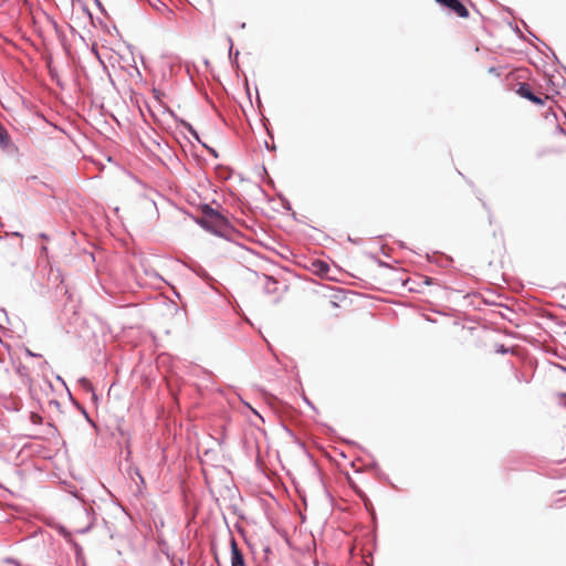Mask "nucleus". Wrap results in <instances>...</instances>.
<instances>
[{
  "label": "nucleus",
  "mask_w": 566,
  "mask_h": 566,
  "mask_svg": "<svg viewBox=\"0 0 566 566\" xmlns=\"http://www.w3.org/2000/svg\"><path fill=\"white\" fill-rule=\"evenodd\" d=\"M195 222L206 231L224 239H229L234 231L228 218L207 203L201 206L200 216L195 217Z\"/></svg>",
  "instance_id": "f257e3e1"
},
{
  "label": "nucleus",
  "mask_w": 566,
  "mask_h": 566,
  "mask_svg": "<svg viewBox=\"0 0 566 566\" xmlns=\"http://www.w3.org/2000/svg\"><path fill=\"white\" fill-rule=\"evenodd\" d=\"M441 7L449 9L460 18H469V10L460 0H434Z\"/></svg>",
  "instance_id": "f03ea898"
},
{
  "label": "nucleus",
  "mask_w": 566,
  "mask_h": 566,
  "mask_svg": "<svg viewBox=\"0 0 566 566\" xmlns=\"http://www.w3.org/2000/svg\"><path fill=\"white\" fill-rule=\"evenodd\" d=\"M516 93L521 97H523V98H525V99H527V101H530V102H532V103H534L536 105H544L545 104L546 97L543 98V97L536 95L533 92V90H532V87H531V85L528 83H520L518 87L516 90Z\"/></svg>",
  "instance_id": "7ed1b4c3"
},
{
  "label": "nucleus",
  "mask_w": 566,
  "mask_h": 566,
  "mask_svg": "<svg viewBox=\"0 0 566 566\" xmlns=\"http://www.w3.org/2000/svg\"><path fill=\"white\" fill-rule=\"evenodd\" d=\"M231 566H247L243 553L233 536H230Z\"/></svg>",
  "instance_id": "20e7f679"
},
{
  "label": "nucleus",
  "mask_w": 566,
  "mask_h": 566,
  "mask_svg": "<svg viewBox=\"0 0 566 566\" xmlns=\"http://www.w3.org/2000/svg\"><path fill=\"white\" fill-rule=\"evenodd\" d=\"M11 145V137L6 127L0 123V149L6 150Z\"/></svg>",
  "instance_id": "39448f33"
},
{
  "label": "nucleus",
  "mask_w": 566,
  "mask_h": 566,
  "mask_svg": "<svg viewBox=\"0 0 566 566\" xmlns=\"http://www.w3.org/2000/svg\"><path fill=\"white\" fill-rule=\"evenodd\" d=\"M312 265L315 273L321 276L326 275L329 271V265L323 260H315Z\"/></svg>",
  "instance_id": "423d86ee"
},
{
  "label": "nucleus",
  "mask_w": 566,
  "mask_h": 566,
  "mask_svg": "<svg viewBox=\"0 0 566 566\" xmlns=\"http://www.w3.org/2000/svg\"><path fill=\"white\" fill-rule=\"evenodd\" d=\"M228 42H229V59H230L231 65L234 69H239V62H238L239 51L238 50L233 51V41L230 36H228Z\"/></svg>",
  "instance_id": "0eeeda50"
},
{
  "label": "nucleus",
  "mask_w": 566,
  "mask_h": 566,
  "mask_svg": "<svg viewBox=\"0 0 566 566\" xmlns=\"http://www.w3.org/2000/svg\"><path fill=\"white\" fill-rule=\"evenodd\" d=\"M177 122L185 129H187L197 142L201 143L198 132L193 128V126L190 123H188L187 120H185L182 118H177Z\"/></svg>",
  "instance_id": "6e6552de"
},
{
  "label": "nucleus",
  "mask_w": 566,
  "mask_h": 566,
  "mask_svg": "<svg viewBox=\"0 0 566 566\" xmlns=\"http://www.w3.org/2000/svg\"><path fill=\"white\" fill-rule=\"evenodd\" d=\"M78 384L81 385V387H82L85 391L91 392L94 399H96V398H97V397H96V395H95V391H94L93 385H92V382H91L87 378H85V377L80 378V379H78Z\"/></svg>",
  "instance_id": "1a4fd4ad"
},
{
  "label": "nucleus",
  "mask_w": 566,
  "mask_h": 566,
  "mask_svg": "<svg viewBox=\"0 0 566 566\" xmlns=\"http://www.w3.org/2000/svg\"><path fill=\"white\" fill-rule=\"evenodd\" d=\"M357 494L360 497V500L364 502L366 510L369 513L374 514V507H373V504H371V501L369 500V497L363 491H358Z\"/></svg>",
  "instance_id": "9d476101"
},
{
  "label": "nucleus",
  "mask_w": 566,
  "mask_h": 566,
  "mask_svg": "<svg viewBox=\"0 0 566 566\" xmlns=\"http://www.w3.org/2000/svg\"><path fill=\"white\" fill-rule=\"evenodd\" d=\"M30 420L33 424H41L43 422V418L35 412L30 413Z\"/></svg>",
  "instance_id": "9b49d317"
},
{
  "label": "nucleus",
  "mask_w": 566,
  "mask_h": 566,
  "mask_svg": "<svg viewBox=\"0 0 566 566\" xmlns=\"http://www.w3.org/2000/svg\"><path fill=\"white\" fill-rule=\"evenodd\" d=\"M213 157L218 158V153L214 148L212 147H209L207 144H205L203 142L200 143Z\"/></svg>",
  "instance_id": "f8f14e48"
},
{
  "label": "nucleus",
  "mask_w": 566,
  "mask_h": 566,
  "mask_svg": "<svg viewBox=\"0 0 566 566\" xmlns=\"http://www.w3.org/2000/svg\"><path fill=\"white\" fill-rule=\"evenodd\" d=\"M509 350H510V349H509L507 347H505L503 344L499 345V346H497V348H496V353H499V354H503V355H504V354H507V353H509Z\"/></svg>",
  "instance_id": "ddd939ff"
},
{
  "label": "nucleus",
  "mask_w": 566,
  "mask_h": 566,
  "mask_svg": "<svg viewBox=\"0 0 566 566\" xmlns=\"http://www.w3.org/2000/svg\"><path fill=\"white\" fill-rule=\"evenodd\" d=\"M450 262H451V259L443 255V256H441L440 265L441 266H448Z\"/></svg>",
  "instance_id": "4468645a"
},
{
  "label": "nucleus",
  "mask_w": 566,
  "mask_h": 566,
  "mask_svg": "<svg viewBox=\"0 0 566 566\" xmlns=\"http://www.w3.org/2000/svg\"><path fill=\"white\" fill-rule=\"evenodd\" d=\"M61 534L62 536L67 539V541H71V533L69 531H66L64 527L61 528Z\"/></svg>",
  "instance_id": "2eb2a0df"
},
{
  "label": "nucleus",
  "mask_w": 566,
  "mask_h": 566,
  "mask_svg": "<svg viewBox=\"0 0 566 566\" xmlns=\"http://www.w3.org/2000/svg\"><path fill=\"white\" fill-rule=\"evenodd\" d=\"M25 355L29 356V357H41L40 354H35L33 353L32 350H30L29 348H25Z\"/></svg>",
  "instance_id": "dca6fc26"
},
{
  "label": "nucleus",
  "mask_w": 566,
  "mask_h": 566,
  "mask_svg": "<svg viewBox=\"0 0 566 566\" xmlns=\"http://www.w3.org/2000/svg\"><path fill=\"white\" fill-rule=\"evenodd\" d=\"M93 527V523H90L86 527L82 528L78 531V533L81 534H85L87 532H90V530Z\"/></svg>",
  "instance_id": "f3484780"
},
{
  "label": "nucleus",
  "mask_w": 566,
  "mask_h": 566,
  "mask_svg": "<svg viewBox=\"0 0 566 566\" xmlns=\"http://www.w3.org/2000/svg\"><path fill=\"white\" fill-rule=\"evenodd\" d=\"M198 275L202 279H209V274L207 273L206 270H201Z\"/></svg>",
  "instance_id": "a211bd4d"
},
{
  "label": "nucleus",
  "mask_w": 566,
  "mask_h": 566,
  "mask_svg": "<svg viewBox=\"0 0 566 566\" xmlns=\"http://www.w3.org/2000/svg\"><path fill=\"white\" fill-rule=\"evenodd\" d=\"M73 545H74L76 554L78 555L82 552V547L77 543H74Z\"/></svg>",
  "instance_id": "6ab92c4d"
},
{
  "label": "nucleus",
  "mask_w": 566,
  "mask_h": 566,
  "mask_svg": "<svg viewBox=\"0 0 566 566\" xmlns=\"http://www.w3.org/2000/svg\"><path fill=\"white\" fill-rule=\"evenodd\" d=\"M265 147L269 150H275V145L274 144L270 145L268 142H265Z\"/></svg>",
  "instance_id": "aec40b11"
},
{
  "label": "nucleus",
  "mask_w": 566,
  "mask_h": 566,
  "mask_svg": "<svg viewBox=\"0 0 566 566\" xmlns=\"http://www.w3.org/2000/svg\"><path fill=\"white\" fill-rule=\"evenodd\" d=\"M50 405H53V407H60V402L55 399L50 400Z\"/></svg>",
  "instance_id": "412c9836"
},
{
  "label": "nucleus",
  "mask_w": 566,
  "mask_h": 566,
  "mask_svg": "<svg viewBox=\"0 0 566 566\" xmlns=\"http://www.w3.org/2000/svg\"><path fill=\"white\" fill-rule=\"evenodd\" d=\"M514 32H515L520 38H523V34H522L521 30L518 29V27H515V28H514Z\"/></svg>",
  "instance_id": "4be33fe9"
},
{
  "label": "nucleus",
  "mask_w": 566,
  "mask_h": 566,
  "mask_svg": "<svg viewBox=\"0 0 566 566\" xmlns=\"http://www.w3.org/2000/svg\"><path fill=\"white\" fill-rule=\"evenodd\" d=\"M202 373L207 375L209 378L213 377V374L207 369H203Z\"/></svg>",
  "instance_id": "5701e85b"
},
{
  "label": "nucleus",
  "mask_w": 566,
  "mask_h": 566,
  "mask_svg": "<svg viewBox=\"0 0 566 566\" xmlns=\"http://www.w3.org/2000/svg\"><path fill=\"white\" fill-rule=\"evenodd\" d=\"M77 407L81 409L82 413L88 419V415H87L85 408H83V407H81L78 405H77Z\"/></svg>",
  "instance_id": "b1692460"
},
{
  "label": "nucleus",
  "mask_w": 566,
  "mask_h": 566,
  "mask_svg": "<svg viewBox=\"0 0 566 566\" xmlns=\"http://www.w3.org/2000/svg\"><path fill=\"white\" fill-rule=\"evenodd\" d=\"M211 453H213L212 450H206L205 451V455L208 457V458H211Z\"/></svg>",
  "instance_id": "393cba45"
},
{
  "label": "nucleus",
  "mask_w": 566,
  "mask_h": 566,
  "mask_svg": "<svg viewBox=\"0 0 566 566\" xmlns=\"http://www.w3.org/2000/svg\"><path fill=\"white\" fill-rule=\"evenodd\" d=\"M211 453H213L212 450H206L205 451V455L208 457V458H211Z\"/></svg>",
  "instance_id": "a878e982"
},
{
  "label": "nucleus",
  "mask_w": 566,
  "mask_h": 566,
  "mask_svg": "<svg viewBox=\"0 0 566 566\" xmlns=\"http://www.w3.org/2000/svg\"><path fill=\"white\" fill-rule=\"evenodd\" d=\"M39 237H40L41 239H43V240H48V239H49V237H48V234H46V233H40V234H39Z\"/></svg>",
  "instance_id": "bb28decb"
},
{
  "label": "nucleus",
  "mask_w": 566,
  "mask_h": 566,
  "mask_svg": "<svg viewBox=\"0 0 566 566\" xmlns=\"http://www.w3.org/2000/svg\"><path fill=\"white\" fill-rule=\"evenodd\" d=\"M94 1H95V3L97 4V7H98L102 11H104V9H103V7H102L101 1H99V0H94Z\"/></svg>",
  "instance_id": "cd10ccee"
},
{
  "label": "nucleus",
  "mask_w": 566,
  "mask_h": 566,
  "mask_svg": "<svg viewBox=\"0 0 566 566\" xmlns=\"http://www.w3.org/2000/svg\"><path fill=\"white\" fill-rule=\"evenodd\" d=\"M284 208H285V209H287V210H291V205H290V202H289V201H286V202L284 203Z\"/></svg>",
  "instance_id": "c85d7f7f"
},
{
  "label": "nucleus",
  "mask_w": 566,
  "mask_h": 566,
  "mask_svg": "<svg viewBox=\"0 0 566 566\" xmlns=\"http://www.w3.org/2000/svg\"><path fill=\"white\" fill-rule=\"evenodd\" d=\"M266 279H268L269 281H271L273 284H276V281H275V280L270 279V277H268V276H266Z\"/></svg>",
  "instance_id": "c756f323"
},
{
  "label": "nucleus",
  "mask_w": 566,
  "mask_h": 566,
  "mask_svg": "<svg viewBox=\"0 0 566 566\" xmlns=\"http://www.w3.org/2000/svg\"><path fill=\"white\" fill-rule=\"evenodd\" d=\"M528 32H530V35H532V36H534L536 40H538V38H537L533 32H531V31H528Z\"/></svg>",
  "instance_id": "7c9ffc66"
},
{
  "label": "nucleus",
  "mask_w": 566,
  "mask_h": 566,
  "mask_svg": "<svg viewBox=\"0 0 566 566\" xmlns=\"http://www.w3.org/2000/svg\"><path fill=\"white\" fill-rule=\"evenodd\" d=\"M256 101H258V103H259V105H260V104H261V98H260V96H259V95L256 96Z\"/></svg>",
  "instance_id": "2f4dec72"
},
{
  "label": "nucleus",
  "mask_w": 566,
  "mask_h": 566,
  "mask_svg": "<svg viewBox=\"0 0 566 566\" xmlns=\"http://www.w3.org/2000/svg\"><path fill=\"white\" fill-rule=\"evenodd\" d=\"M41 251H42V252H46V247H44V245H43V247L41 248Z\"/></svg>",
  "instance_id": "473e14b6"
},
{
  "label": "nucleus",
  "mask_w": 566,
  "mask_h": 566,
  "mask_svg": "<svg viewBox=\"0 0 566 566\" xmlns=\"http://www.w3.org/2000/svg\"><path fill=\"white\" fill-rule=\"evenodd\" d=\"M240 28H241V29H244V28H245V23H244V22H243V23H241V24H240Z\"/></svg>",
  "instance_id": "72a5a7b5"
},
{
  "label": "nucleus",
  "mask_w": 566,
  "mask_h": 566,
  "mask_svg": "<svg viewBox=\"0 0 566 566\" xmlns=\"http://www.w3.org/2000/svg\"><path fill=\"white\" fill-rule=\"evenodd\" d=\"M268 134L271 138H273V134L268 129Z\"/></svg>",
  "instance_id": "f704fd0d"
},
{
  "label": "nucleus",
  "mask_w": 566,
  "mask_h": 566,
  "mask_svg": "<svg viewBox=\"0 0 566 566\" xmlns=\"http://www.w3.org/2000/svg\"><path fill=\"white\" fill-rule=\"evenodd\" d=\"M482 206L485 208V209H489L486 203L484 201H482Z\"/></svg>",
  "instance_id": "c9c22d12"
},
{
  "label": "nucleus",
  "mask_w": 566,
  "mask_h": 566,
  "mask_svg": "<svg viewBox=\"0 0 566 566\" xmlns=\"http://www.w3.org/2000/svg\"><path fill=\"white\" fill-rule=\"evenodd\" d=\"M46 365H48V361H45V360H44V361L42 363V368H43V367H45Z\"/></svg>",
  "instance_id": "e433bc0d"
},
{
  "label": "nucleus",
  "mask_w": 566,
  "mask_h": 566,
  "mask_svg": "<svg viewBox=\"0 0 566 566\" xmlns=\"http://www.w3.org/2000/svg\"><path fill=\"white\" fill-rule=\"evenodd\" d=\"M14 237H20L21 234L19 232L13 233Z\"/></svg>",
  "instance_id": "4c0bfd02"
},
{
  "label": "nucleus",
  "mask_w": 566,
  "mask_h": 566,
  "mask_svg": "<svg viewBox=\"0 0 566 566\" xmlns=\"http://www.w3.org/2000/svg\"><path fill=\"white\" fill-rule=\"evenodd\" d=\"M348 241H352L354 243H356L357 241L356 240H353L350 237L348 238Z\"/></svg>",
  "instance_id": "58836bf2"
},
{
  "label": "nucleus",
  "mask_w": 566,
  "mask_h": 566,
  "mask_svg": "<svg viewBox=\"0 0 566 566\" xmlns=\"http://www.w3.org/2000/svg\"><path fill=\"white\" fill-rule=\"evenodd\" d=\"M565 117H566V113H565Z\"/></svg>",
  "instance_id": "ea45409f"
}]
</instances>
